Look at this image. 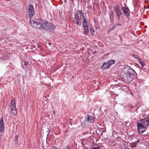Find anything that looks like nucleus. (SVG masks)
I'll list each match as a JSON object with an SVG mask.
<instances>
[{
  "label": "nucleus",
  "instance_id": "nucleus-21",
  "mask_svg": "<svg viewBox=\"0 0 149 149\" xmlns=\"http://www.w3.org/2000/svg\"><path fill=\"white\" fill-rule=\"evenodd\" d=\"M132 56V57L138 60L140 58L137 55L133 54Z\"/></svg>",
  "mask_w": 149,
  "mask_h": 149
},
{
  "label": "nucleus",
  "instance_id": "nucleus-6",
  "mask_svg": "<svg viewBox=\"0 0 149 149\" xmlns=\"http://www.w3.org/2000/svg\"><path fill=\"white\" fill-rule=\"evenodd\" d=\"M74 18L75 20L76 24L79 26L81 25V22L79 19V16L78 13L74 14Z\"/></svg>",
  "mask_w": 149,
  "mask_h": 149
},
{
  "label": "nucleus",
  "instance_id": "nucleus-22",
  "mask_svg": "<svg viewBox=\"0 0 149 149\" xmlns=\"http://www.w3.org/2000/svg\"><path fill=\"white\" fill-rule=\"evenodd\" d=\"M78 13L80 14V15H82L83 14L84 15V13H82V11H81V10H78Z\"/></svg>",
  "mask_w": 149,
  "mask_h": 149
},
{
  "label": "nucleus",
  "instance_id": "nucleus-18",
  "mask_svg": "<svg viewBox=\"0 0 149 149\" xmlns=\"http://www.w3.org/2000/svg\"><path fill=\"white\" fill-rule=\"evenodd\" d=\"M123 13H124V14H125V15L127 17H129L130 16V15L129 14L128 12L127 11V10H126L124 12H123Z\"/></svg>",
  "mask_w": 149,
  "mask_h": 149
},
{
  "label": "nucleus",
  "instance_id": "nucleus-14",
  "mask_svg": "<svg viewBox=\"0 0 149 149\" xmlns=\"http://www.w3.org/2000/svg\"><path fill=\"white\" fill-rule=\"evenodd\" d=\"M88 22L86 19H83L82 25L83 26H87Z\"/></svg>",
  "mask_w": 149,
  "mask_h": 149
},
{
  "label": "nucleus",
  "instance_id": "nucleus-10",
  "mask_svg": "<svg viewBox=\"0 0 149 149\" xmlns=\"http://www.w3.org/2000/svg\"><path fill=\"white\" fill-rule=\"evenodd\" d=\"M110 65L108 62L104 63L103 65L101 66V68L103 70H104L105 69L109 68Z\"/></svg>",
  "mask_w": 149,
  "mask_h": 149
},
{
  "label": "nucleus",
  "instance_id": "nucleus-8",
  "mask_svg": "<svg viewBox=\"0 0 149 149\" xmlns=\"http://www.w3.org/2000/svg\"><path fill=\"white\" fill-rule=\"evenodd\" d=\"M115 9L117 14L118 19L119 20L120 18V16L121 15L122 13L120 11L119 6H116L115 7Z\"/></svg>",
  "mask_w": 149,
  "mask_h": 149
},
{
  "label": "nucleus",
  "instance_id": "nucleus-2",
  "mask_svg": "<svg viewBox=\"0 0 149 149\" xmlns=\"http://www.w3.org/2000/svg\"><path fill=\"white\" fill-rule=\"evenodd\" d=\"M42 28L41 29H45L47 30H49L50 31L53 32L54 29L55 28V26L53 25L50 22L45 21L42 23Z\"/></svg>",
  "mask_w": 149,
  "mask_h": 149
},
{
  "label": "nucleus",
  "instance_id": "nucleus-13",
  "mask_svg": "<svg viewBox=\"0 0 149 149\" xmlns=\"http://www.w3.org/2000/svg\"><path fill=\"white\" fill-rule=\"evenodd\" d=\"M11 112L13 115H15L17 113L16 109L14 108L13 109H11Z\"/></svg>",
  "mask_w": 149,
  "mask_h": 149
},
{
  "label": "nucleus",
  "instance_id": "nucleus-34",
  "mask_svg": "<svg viewBox=\"0 0 149 149\" xmlns=\"http://www.w3.org/2000/svg\"><path fill=\"white\" fill-rule=\"evenodd\" d=\"M133 107V106H131V108H132Z\"/></svg>",
  "mask_w": 149,
  "mask_h": 149
},
{
  "label": "nucleus",
  "instance_id": "nucleus-16",
  "mask_svg": "<svg viewBox=\"0 0 149 149\" xmlns=\"http://www.w3.org/2000/svg\"><path fill=\"white\" fill-rule=\"evenodd\" d=\"M19 138V136L17 135L15 136V143L17 144L18 143V139Z\"/></svg>",
  "mask_w": 149,
  "mask_h": 149
},
{
  "label": "nucleus",
  "instance_id": "nucleus-12",
  "mask_svg": "<svg viewBox=\"0 0 149 149\" xmlns=\"http://www.w3.org/2000/svg\"><path fill=\"white\" fill-rule=\"evenodd\" d=\"M10 107L11 109L16 108L15 102L14 100H12L11 101Z\"/></svg>",
  "mask_w": 149,
  "mask_h": 149
},
{
  "label": "nucleus",
  "instance_id": "nucleus-11",
  "mask_svg": "<svg viewBox=\"0 0 149 149\" xmlns=\"http://www.w3.org/2000/svg\"><path fill=\"white\" fill-rule=\"evenodd\" d=\"M83 26L84 29V34L86 35H87L89 32L88 26Z\"/></svg>",
  "mask_w": 149,
  "mask_h": 149
},
{
  "label": "nucleus",
  "instance_id": "nucleus-29",
  "mask_svg": "<svg viewBox=\"0 0 149 149\" xmlns=\"http://www.w3.org/2000/svg\"><path fill=\"white\" fill-rule=\"evenodd\" d=\"M140 141L139 140H137L136 141V143H137V142H138V143Z\"/></svg>",
  "mask_w": 149,
  "mask_h": 149
},
{
  "label": "nucleus",
  "instance_id": "nucleus-27",
  "mask_svg": "<svg viewBox=\"0 0 149 149\" xmlns=\"http://www.w3.org/2000/svg\"><path fill=\"white\" fill-rule=\"evenodd\" d=\"M114 29V28H110L109 29L108 31H111L112 30H113Z\"/></svg>",
  "mask_w": 149,
  "mask_h": 149
},
{
  "label": "nucleus",
  "instance_id": "nucleus-30",
  "mask_svg": "<svg viewBox=\"0 0 149 149\" xmlns=\"http://www.w3.org/2000/svg\"><path fill=\"white\" fill-rule=\"evenodd\" d=\"M123 149H130L128 148H124Z\"/></svg>",
  "mask_w": 149,
  "mask_h": 149
},
{
  "label": "nucleus",
  "instance_id": "nucleus-3",
  "mask_svg": "<svg viewBox=\"0 0 149 149\" xmlns=\"http://www.w3.org/2000/svg\"><path fill=\"white\" fill-rule=\"evenodd\" d=\"M30 23L32 26L36 28L40 29L42 28V24L33 20L30 21Z\"/></svg>",
  "mask_w": 149,
  "mask_h": 149
},
{
  "label": "nucleus",
  "instance_id": "nucleus-25",
  "mask_svg": "<svg viewBox=\"0 0 149 149\" xmlns=\"http://www.w3.org/2000/svg\"><path fill=\"white\" fill-rule=\"evenodd\" d=\"M122 10L123 12L127 10V9L126 8H124L123 7H122Z\"/></svg>",
  "mask_w": 149,
  "mask_h": 149
},
{
  "label": "nucleus",
  "instance_id": "nucleus-23",
  "mask_svg": "<svg viewBox=\"0 0 149 149\" xmlns=\"http://www.w3.org/2000/svg\"><path fill=\"white\" fill-rule=\"evenodd\" d=\"M24 64L26 66H27L29 65V63L28 62L25 61L24 62Z\"/></svg>",
  "mask_w": 149,
  "mask_h": 149
},
{
  "label": "nucleus",
  "instance_id": "nucleus-17",
  "mask_svg": "<svg viewBox=\"0 0 149 149\" xmlns=\"http://www.w3.org/2000/svg\"><path fill=\"white\" fill-rule=\"evenodd\" d=\"M138 60L139 61V63H140V64H141L142 66V67L144 65V64H145L144 62L143 61H141V60L140 58H139V59H138Z\"/></svg>",
  "mask_w": 149,
  "mask_h": 149
},
{
  "label": "nucleus",
  "instance_id": "nucleus-28",
  "mask_svg": "<svg viewBox=\"0 0 149 149\" xmlns=\"http://www.w3.org/2000/svg\"><path fill=\"white\" fill-rule=\"evenodd\" d=\"M51 149H58L56 147H53Z\"/></svg>",
  "mask_w": 149,
  "mask_h": 149
},
{
  "label": "nucleus",
  "instance_id": "nucleus-35",
  "mask_svg": "<svg viewBox=\"0 0 149 149\" xmlns=\"http://www.w3.org/2000/svg\"><path fill=\"white\" fill-rule=\"evenodd\" d=\"M133 71L135 72V71L134 70Z\"/></svg>",
  "mask_w": 149,
  "mask_h": 149
},
{
  "label": "nucleus",
  "instance_id": "nucleus-4",
  "mask_svg": "<svg viewBox=\"0 0 149 149\" xmlns=\"http://www.w3.org/2000/svg\"><path fill=\"white\" fill-rule=\"evenodd\" d=\"M28 12L29 18H32L35 14L34 8L33 5L31 4L29 5Z\"/></svg>",
  "mask_w": 149,
  "mask_h": 149
},
{
  "label": "nucleus",
  "instance_id": "nucleus-5",
  "mask_svg": "<svg viewBox=\"0 0 149 149\" xmlns=\"http://www.w3.org/2000/svg\"><path fill=\"white\" fill-rule=\"evenodd\" d=\"M131 74L130 73L129 71H127L126 73H124L123 76L122 75V78L123 80L127 81L128 80L129 78H130V76Z\"/></svg>",
  "mask_w": 149,
  "mask_h": 149
},
{
  "label": "nucleus",
  "instance_id": "nucleus-24",
  "mask_svg": "<svg viewBox=\"0 0 149 149\" xmlns=\"http://www.w3.org/2000/svg\"><path fill=\"white\" fill-rule=\"evenodd\" d=\"M81 16L82 17L83 19H86V17H84V15L83 14L82 15H81Z\"/></svg>",
  "mask_w": 149,
  "mask_h": 149
},
{
  "label": "nucleus",
  "instance_id": "nucleus-9",
  "mask_svg": "<svg viewBox=\"0 0 149 149\" xmlns=\"http://www.w3.org/2000/svg\"><path fill=\"white\" fill-rule=\"evenodd\" d=\"M85 118L88 119V122L91 123H93L95 118L94 117L91 116H90L89 115H87L85 117Z\"/></svg>",
  "mask_w": 149,
  "mask_h": 149
},
{
  "label": "nucleus",
  "instance_id": "nucleus-20",
  "mask_svg": "<svg viewBox=\"0 0 149 149\" xmlns=\"http://www.w3.org/2000/svg\"><path fill=\"white\" fill-rule=\"evenodd\" d=\"M90 30L91 31V35H93V34L94 33V29H93V27H90Z\"/></svg>",
  "mask_w": 149,
  "mask_h": 149
},
{
  "label": "nucleus",
  "instance_id": "nucleus-15",
  "mask_svg": "<svg viewBox=\"0 0 149 149\" xmlns=\"http://www.w3.org/2000/svg\"><path fill=\"white\" fill-rule=\"evenodd\" d=\"M107 62H108V63H109L110 66L111 65L115 63V61L113 60H109Z\"/></svg>",
  "mask_w": 149,
  "mask_h": 149
},
{
  "label": "nucleus",
  "instance_id": "nucleus-1",
  "mask_svg": "<svg viewBox=\"0 0 149 149\" xmlns=\"http://www.w3.org/2000/svg\"><path fill=\"white\" fill-rule=\"evenodd\" d=\"M149 125V118H145L137 122V127L139 133H143L146 130Z\"/></svg>",
  "mask_w": 149,
  "mask_h": 149
},
{
  "label": "nucleus",
  "instance_id": "nucleus-26",
  "mask_svg": "<svg viewBox=\"0 0 149 149\" xmlns=\"http://www.w3.org/2000/svg\"><path fill=\"white\" fill-rule=\"evenodd\" d=\"M91 149H100V147H95L93 148H91Z\"/></svg>",
  "mask_w": 149,
  "mask_h": 149
},
{
  "label": "nucleus",
  "instance_id": "nucleus-32",
  "mask_svg": "<svg viewBox=\"0 0 149 149\" xmlns=\"http://www.w3.org/2000/svg\"><path fill=\"white\" fill-rule=\"evenodd\" d=\"M127 9V10H129V9H128V8L127 7V8H126Z\"/></svg>",
  "mask_w": 149,
  "mask_h": 149
},
{
  "label": "nucleus",
  "instance_id": "nucleus-19",
  "mask_svg": "<svg viewBox=\"0 0 149 149\" xmlns=\"http://www.w3.org/2000/svg\"><path fill=\"white\" fill-rule=\"evenodd\" d=\"M131 145L132 147H135L137 145L136 142H134L132 143H131Z\"/></svg>",
  "mask_w": 149,
  "mask_h": 149
},
{
  "label": "nucleus",
  "instance_id": "nucleus-7",
  "mask_svg": "<svg viewBox=\"0 0 149 149\" xmlns=\"http://www.w3.org/2000/svg\"><path fill=\"white\" fill-rule=\"evenodd\" d=\"M4 126L3 118H1L0 120V131L1 132H3L4 131Z\"/></svg>",
  "mask_w": 149,
  "mask_h": 149
},
{
  "label": "nucleus",
  "instance_id": "nucleus-36",
  "mask_svg": "<svg viewBox=\"0 0 149 149\" xmlns=\"http://www.w3.org/2000/svg\"><path fill=\"white\" fill-rule=\"evenodd\" d=\"M38 47H39V46L38 45Z\"/></svg>",
  "mask_w": 149,
  "mask_h": 149
},
{
  "label": "nucleus",
  "instance_id": "nucleus-33",
  "mask_svg": "<svg viewBox=\"0 0 149 149\" xmlns=\"http://www.w3.org/2000/svg\"><path fill=\"white\" fill-rule=\"evenodd\" d=\"M53 113H54V115L55 114V111H53Z\"/></svg>",
  "mask_w": 149,
  "mask_h": 149
},
{
  "label": "nucleus",
  "instance_id": "nucleus-31",
  "mask_svg": "<svg viewBox=\"0 0 149 149\" xmlns=\"http://www.w3.org/2000/svg\"><path fill=\"white\" fill-rule=\"evenodd\" d=\"M116 26H119V25H120L121 24H116Z\"/></svg>",
  "mask_w": 149,
  "mask_h": 149
}]
</instances>
